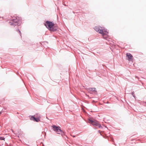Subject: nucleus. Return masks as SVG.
Wrapping results in <instances>:
<instances>
[{
  "label": "nucleus",
  "instance_id": "obj_15",
  "mask_svg": "<svg viewBox=\"0 0 146 146\" xmlns=\"http://www.w3.org/2000/svg\"><path fill=\"white\" fill-rule=\"evenodd\" d=\"M5 138L3 137H0V140H5Z\"/></svg>",
  "mask_w": 146,
  "mask_h": 146
},
{
  "label": "nucleus",
  "instance_id": "obj_14",
  "mask_svg": "<svg viewBox=\"0 0 146 146\" xmlns=\"http://www.w3.org/2000/svg\"><path fill=\"white\" fill-rule=\"evenodd\" d=\"M17 32H18L19 33V34L21 36V31L19 30V29H17Z\"/></svg>",
  "mask_w": 146,
  "mask_h": 146
},
{
  "label": "nucleus",
  "instance_id": "obj_18",
  "mask_svg": "<svg viewBox=\"0 0 146 146\" xmlns=\"http://www.w3.org/2000/svg\"><path fill=\"white\" fill-rule=\"evenodd\" d=\"M75 137V136H73V137Z\"/></svg>",
  "mask_w": 146,
  "mask_h": 146
},
{
  "label": "nucleus",
  "instance_id": "obj_12",
  "mask_svg": "<svg viewBox=\"0 0 146 146\" xmlns=\"http://www.w3.org/2000/svg\"><path fill=\"white\" fill-rule=\"evenodd\" d=\"M107 30L106 29H104L103 30V31L104 32V33L105 34V35H107L108 33L107 31Z\"/></svg>",
  "mask_w": 146,
  "mask_h": 146
},
{
  "label": "nucleus",
  "instance_id": "obj_16",
  "mask_svg": "<svg viewBox=\"0 0 146 146\" xmlns=\"http://www.w3.org/2000/svg\"><path fill=\"white\" fill-rule=\"evenodd\" d=\"M134 92L133 91V92H132V95H133V96L135 97V95H134Z\"/></svg>",
  "mask_w": 146,
  "mask_h": 146
},
{
  "label": "nucleus",
  "instance_id": "obj_3",
  "mask_svg": "<svg viewBox=\"0 0 146 146\" xmlns=\"http://www.w3.org/2000/svg\"><path fill=\"white\" fill-rule=\"evenodd\" d=\"M45 25L46 27L51 31L52 27L53 26V23L50 21H46L45 23Z\"/></svg>",
  "mask_w": 146,
  "mask_h": 146
},
{
  "label": "nucleus",
  "instance_id": "obj_10",
  "mask_svg": "<svg viewBox=\"0 0 146 146\" xmlns=\"http://www.w3.org/2000/svg\"><path fill=\"white\" fill-rule=\"evenodd\" d=\"M126 55L128 57V59H131L133 57L132 55L129 53H127Z\"/></svg>",
  "mask_w": 146,
  "mask_h": 146
},
{
  "label": "nucleus",
  "instance_id": "obj_19",
  "mask_svg": "<svg viewBox=\"0 0 146 146\" xmlns=\"http://www.w3.org/2000/svg\"><path fill=\"white\" fill-rule=\"evenodd\" d=\"M99 133H100V131H99Z\"/></svg>",
  "mask_w": 146,
  "mask_h": 146
},
{
  "label": "nucleus",
  "instance_id": "obj_8",
  "mask_svg": "<svg viewBox=\"0 0 146 146\" xmlns=\"http://www.w3.org/2000/svg\"><path fill=\"white\" fill-rule=\"evenodd\" d=\"M58 29V27L56 25H55L53 23V26L52 27V29L51 31L54 32V31L57 30Z\"/></svg>",
  "mask_w": 146,
  "mask_h": 146
},
{
  "label": "nucleus",
  "instance_id": "obj_6",
  "mask_svg": "<svg viewBox=\"0 0 146 146\" xmlns=\"http://www.w3.org/2000/svg\"><path fill=\"white\" fill-rule=\"evenodd\" d=\"M58 134H61L62 135H64V132L61 130V128L60 127L58 129V130L56 131Z\"/></svg>",
  "mask_w": 146,
  "mask_h": 146
},
{
  "label": "nucleus",
  "instance_id": "obj_1",
  "mask_svg": "<svg viewBox=\"0 0 146 146\" xmlns=\"http://www.w3.org/2000/svg\"><path fill=\"white\" fill-rule=\"evenodd\" d=\"M19 18L17 17H13L12 18L11 21L9 22V23L11 25L15 26L19 24Z\"/></svg>",
  "mask_w": 146,
  "mask_h": 146
},
{
  "label": "nucleus",
  "instance_id": "obj_5",
  "mask_svg": "<svg viewBox=\"0 0 146 146\" xmlns=\"http://www.w3.org/2000/svg\"><path fill=\"white\" fill-rule=\"evenodd\" d=\"M40 117H38V118H36L34 117L33 116H32L31 117V119L34 121H36L37 122H38L39 121H40Z\"/></svg>",
  "mask_w": 146,
  "mask_h": 146
},
{
  "label": "nucleus",
  "instance_id": "obj_4",
  "mask_svg": "<svg viewBox=\"0 0 146 146\" xmlns=\"http://www.w3.org/2000/svg\"><path fill=\"white\" fill-rule=\"evenodd\" d=\"M93 125L98 126L99 128H102V127L99 123V122L96 120L94 121V122L92 124Z\"/></svg>",
  "mask_w": 146,
  "mask_h": 146
},
{
  "label": "nucleus",
  "instance_id": "obj_11",
  "mask_svg": "<svg viewBox=\"0 0 146 146\" xmlns=\"http://www.w3.org/2000/svg\"><path fill=\"white\" fill-rule=\"evenodd\" d=\"M88 90L89 91H95L96 92V88H89L88 89Z\"/></svg>",
  "mask_w": 146,
  "mask_h": 146
},
{
  "label": "nucleus",
  "instance_id": "obj_13",
  "mask_svg": "<svg viewBox=\"0 0 146 146\" xmlns=\"http://www.w3.org/2000/svg\"><path fill=\"white\" fill-rule=\"evenodd\" d=\"M89 123L92 124L94 122V121L90 119H89Z\"/></svg>",
  "mask_w": 146,
  "mask_h": 146
},
{
  "label": "nucleus",
  "instance_id": "obj_2",
  "mask_svg": "<svg viewBox=\"0 0 146 146\" xmlns=\"http://www.w3.org/2000/svg\"><path fill=\"white\" fill-rule=\"evenodd\" d=\"M94 29L97 32H98L99 33L102 35L104 38L106 39V38L104 37V36L105 34L104 33L103 30L104 29L103 27L100 26H96L94 27Z\"/></svg>",
  "mask_w": 146,
  "mask_h": 146
},
{
  "label": "nucleus",
  "instance_id": "obj_9",
  "mask_svg": "<svg viewBox=\"0 0 146 146\" xmlns=\"http://www.w3.org/2000/svg\"><path fill=\"white\" fill-rule=\"evenodd\" d=\"M54 131L56 132L58 130V128L60 127L59 126H56L55 125H53L52 126Z\"/></svg>",
  "mask_w": 146,
  "mask_h": 146
},
{
  "label": "nucleus",
  "instance_id": "obj_17",
  "mask_svg": "<svg viewBox=\"0 0 146 146\" xmlns=\"http://www.w3.org/2000/svg\"><path fill=\"white\" fill-rule=\"evenodd\" d=\"M2 111H1L0 112V114H1V113H2Z\"/></svg>",
  "mask_w": 146,
  "mask_h": 146
},
{
  "label": "nucleus",
  "instance_id": "obj_7",
  "mask_svg": "<svg viewBox=\"0 0 146 146\" xmlns=\"http://www.w3.org/2000/svg\"><path fill=\"white\" fill-rule=\"evenodd\" d=\"M58 134H61L62 135H64V132L61 130V128L60 127L58 129V130L56 131Z\"/></svg>",
  "mask_w": 146,
  "mask_h": 146
}]
</instances>
